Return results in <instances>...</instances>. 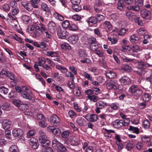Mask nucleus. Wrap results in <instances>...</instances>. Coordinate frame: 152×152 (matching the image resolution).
<instances>
[{
    "label": "nucleus",
    "mask_w": 152,
    "mask_h": 152,
    "mask_svg": "<svg viewBox=\"0 0 152 152\" xmlns=\"http://www.w3.org/2000/svg\"><path fill=\"white\" fill-rule=\"evenodd\" d=\"M53 147L56 149L57 152H61L66 150V148L63 144L58 142L56 140H53L52 143Z\"/></svg>",
    "instance_id": "nucleus-1"
},
{
    "label": "nucleus",
    "mask_w": 152,
    "mask_h": 152,
    "mask_svg": "<svg viewBox=\"0 0 152 152\" xmlns=\"http://www.w3.org/2000/svg\"><path fill=\"white\" fill-rule=\"evenodd\" d=\"M39 141L41 143L42 146L45 147H47L50 144V141L43 133H42L39 137Z\"/></svg>",
    "instance_id": "nucleus-2"
},
{
    "label": "nucleus",
    "mask_w": 152,
    "mask_h": 152,
    "mask_svg": "<svg viewBox=\"0 0 152 152\" xmlns=\"http://www.w3.org/2000/svg\"><path fill=\"white\" fill-rule=\"evenodd\" d=\"M113 124L114 128L118 129L123 126H128L129 123L125 122L121 120L117 119L113 122Z\"/></svg>",
    "instance_id": "nucleus-3"
},
{
    "label": "nucleus",
    "mask_w": 152,
    "mask_h": 152,
    "mask_svg": "<svg viewBox=\"0 0 152 152\" xmlns=\"http://www.w3.org/2000/svg\"><path fill=\"white\" fill-rule=\"evenodd\" d=\"M25 89L26 91L24 92H22L21 93L22 96L26 99H28L31 101H33L34 98L31 96V92L27 88H25Z\"/></svg>",
    "instance_id": "nucleus-4"
},
{
    "label": "nucleus",
    "mask_w": 152,
    "mask_h": 152,
    "mask_svg": "<svg viewBox=\"0 0 152 152\" xmlns=\"http://www.w3.org/2000/svg\"><path fill=\"white\" fill-rule=\"evenodd\" d=\"M107 105V104L106 102L102 101H100L97 102L96 104V107L95 110L96 112L98 114L100 113L101 112L100 110L104 108Z\"/></svg>",
    "instance_id": "nucleus-5"
},
{
    "label": "nucleus",
    "mask_w": 152,
    "mask_h": 152,
    "mask_svg": "<svg viewBox=\"0 0 152 152\" xmlns=\"http://www.w3.org/2000/svg\"><path fill=\"white\" fill-rule=\"evenodd\" d=\"M140 15L141 17L145 20H148L151 19V15L150 12L145 9H143L140 10Z\"/></svg>",
    "instance_id": "nucleus-6"
},
{
    "label": "nucleus",
    "mask_w": 152,
    "mask_h": 152,
    "mask_svg": "<svg viewBox=\"0 0 152 152\" xmlns=\"http://www.w3.org/2000/svg\"><path fill=\"white\" fill-rule=\"evenodd\" d=\"M50 122L52 124L57 126H59L61 123L59 118L56 115H54L50 118Z\"/></svg>",
    "instance_id": "nucleus-7"
},
{
    "label": "nucleus",
    "mask_w": 152,
    "mask_h": 152,
    "mask_svg": "<svg viewBox=\"0 0 152 152\" xmlns=\"http://www.w3.org/2000/svg\"><path fill=\"white\" fill-rule=\"evenodd\" d=\"M84 117L88 121L91 122L96 121L98 119V117L97 115L90 113L87 114Z\"/></svg>",
    "instance_id": "nucleus-8"
},
{
    "label": "nucleus",
    "mask_w": 152,
    "mask_h": 152,
    "mask_svg": "<svg viewBox=\"0 0 152 152\" xmlns=\"http://www.w3.org/2000/svg\"><path fill=\"white\" fill-rule=\"evenodd\" d=\"M57 34L58 37L61 39H64L68 37L69 33L66 30L62 29L61 28L58 29L57 32Z\"/></svg>",
    "instance_id": "nucleus-9"
},
{
    "label": "nucleus",
    "mask_w": 152,
    "mask_h": 152,
    "mask_svg": "<svg viewBox=\"0 0 152 152\" xmlns=\"http://www.w3.org/2000/svg\"><path fill=\"white\" fill-rule=\"evenodd\" d=\"M119 81L122 85L126 86L131 83V80L128 77L124 76L119 79Z\"/></svg>",
    "instance_id": "nucleus-10"
},
{
    "label": "nucleus",
    "mask_w": 152,
    "mask_h": 152,
    "mask_svg": "<svg viewBox=\"0 0 152 152\" xmlns=\"http://www.w3.org/2000/svg\"><path fill=\"white\" fill-rule=\"evenodd\" d=\"M116 82L115 80H111L107 82L106 84L107 88L109 89H117V87L116 85Z\"/></svg>",
    "instance_id": "nucleus-11"
},
{
    "label": "nucleus",
    "mask_w": 152,
    "mask_h": 152,
    "mask_svg": "<svg viewBox=\"0 0 152 152\" xmlns=\"http://www.w3.org/2000/svg\"><path fill=\"white\" fill-rule=\"evenodd\" d=\"M2 125L3 128L5 130H7L10 128L12 124V122L7 120H3L2 119Z\"/></svg>",
    "instance_id": "nucleus-12"
},
{
    "label": "nucleus",
    "mask_w": 152,
    "mask_h": 152,
    "mask_svg": "<svg viewBox=\"0 0 152 152\" xmlns=\"http://www.w3.org/2000/svg\"><path fill=\"white\" fill-rule=\"evenodd\" d=\"M70 142L71 145L73 146H77L80 144V142L79 138L76 137H71L70 139Z\"/></svg>",
    "instance_id": "nucleus-13"
},
{
    "label": "nucleus",
    "mask_w": 152,
    "mask_h": 152,
    "mask_svg": "<svg viewBox=\"0 0 152 152\" xmlns=\"http://www.w3.org/2000/svg\"><path fill=\"white\" fill-rule=\"evenodd\" d=\"M12 134L15 137H20L24 134V132L20 129H15L12 130Z\"/></svg>",
    "instance_id": "nucleus-14"
},
{
    "label": "nucleus",
    "mask_w": 152,
    "mask_h": 152,
    "mask_svg": "<svg viewBox=\"0 0 152 152\" xmlns=\"http://www.w3.org/2000/svg\"><path fill=\"white\" fill-rule=\"evenodd\" d=\"M103 26L104 28L107 31H109L112 29V24L109 21L106 20L103 23Z\"/></svg>",
    "instance_id": "nucleus-15"
},
{
    "label": "nucleus",
    "mask_w": 152,
    "mask_h": 152,
    "mask_svg": "<svg viewBox=\"0 0 152 152\" xmlns=\"http://www.w3.org/2000/svg\"><path fill=\"white\" fill-rule=\"evenodd\" d=\"M48 29L52 32H54L56 30V26L53 21H50L48 24Z\"/></svg>",
    "instance_id": "nucleus-16"
},
{
    "label": "nucleus",
    "mask_w": 152,
    "mask_h": 152,
    "mask_svg": "<svg viewBox=\"0 0 152 152\" xmlns=\"http://www.w3.org/2000/svg\"><path fill=\"white\" fill-rule=\"evenodd\" d=\"M79 40L78 36L75 35H72L69 37V41L71 44H74L77 43Z\"/></svg>",
    "instance_id": "nucleus-17"
},
{
    "label": "nucleus",
    "mask_w": 152,
    "mask_h": 152,
    "mask_svg": "<svg viewBox=\"0 0 152 152\" xmlns=\"http://www.w3.org/2000/svg\"><path fill=\"white\" fill-rule=\"evenodd\" d=\"M125 5L122 0H118L117 3V8L120 11H124L125 10Z\"/></svg>",
    "instance_id": "nucleus-18"
},
{
    "label": "nucleus",
    "mask_w": 152,
    "mask_h": 152,
    "mask_svg": "<svg viewBox=\"0 0 152 152\" xmlns=\"http://www.w3.org/2000/svg\"><path fill=\"white\" fill-rule=\"evenodd\" d=\"M76 123L79 126H82L84 125L85 121L83 118L79 117L77 118Z\"/></svg>",
    "instance_id": "nucleus-19"
},
{
    "label": "nucleus",
    "mask_w": 152,
    "mask_h": 152,
    "mask_svg": "<svg viewBox=\"0 0 152 152\" xmlns=\"http://www.w3.org/2000/svg\"><path fill=\"white\" fill-rule=\"evenodd\" d=\"M107 77L110 79H113L115 78L116 76V73L113 71H109L106 73Z\"/></svg>",
    "instance_id": "nucleus-20"
},
{
    "label": "nucleus",
    "mask_w": 152,
    "mask_h": 152,
    "mask_svg": "<svg viewBox=\"0 0 152 152\" xmlns=\"http://www.w3.org/2000/svg\"><path fill=\"white\" fill-rule=\"evenodd\" d=\"M140 38L139 36L135 34H133L130 37L129 40L132 43L137 42Z\"/></svg>",
    "instance_id": "nucleus-21"
},
{
    "label": "nucleus",
    "mask_w": 152,
    "mask_h": 152,
    "mask_svg": "<svg viewBox=\"0 0 152 152\" xmlns=\"http://www.w3.org/2000/svg\"><path fill=\"white\" fill-rule=\"evenodd\" d=\"M56 68L57 69L59 70L61 72L63 73H65L68 71V69L66 67L60 65H56Z\"/></svg>",
    "instance_id": "nucleus-22"
},
{
    "label": "nucleus",
    "mask_w": 152,
    "mask_h": 152,
    "mask_svg": "<svg viewBox=\"0 0 152 152\" xmlns=\"http://www.w3.org/2000/svg\"><path fill=\"white\" fill-rule=\"evenodd\" d=\"M53 16L56 19L60 21H62L64 20L63 16L57 12H55L53 14Z\"/></svg>",
    "instance_id": "nucleus-23"
},
{
    "label": "nucleus",
    "mask_w": 152,
    "mask_h": 152,
    "mask_svg": "<svg viewBox=\"0 0 152 152\" xmlns=\"http://www.w3.org/2000/svg\"><path fill=\"white\" fill-rule=\"evenodd\" d=\"M41 9L44 11L49 12L50 10V8L45 3H42L41 4Z\"/></svg>",
    "instance_id": "nucleus-24"
},
{
    "label": "nucleus",
    "mask_w": 152,
    "mask_h": 152,
    "mask_svg": "<svg viewBox=\"0 0 152 152\" xmlns=\"http://www.w3.org/2000/svg\"><path fill=\"white\" fill-rule=\"evenodd\" d=\"M141 140L142 142H143L145 143H148L147 145L148 146H150L152 145V144L151 143H149V142L151 140V138L150 137L148 136H143L141 138Z\"/></svg>",
    "instance_id": "nucleus-25"
},
{
    "label": "nucleus",
    "mask_w": 152,
    "mask_h": 152,
    "mask_svg": "<svg viewBox=\"0 0 152 152\" xmlns=\"http://www.w3.org/2000/svg\"><path fill=\"white\" fill-rule=\"evenodd\" d=\"M96 19L97 22H100L103 21L105 19V17L103 15L99 14H98L96 16Z\"/></svg>",
    "instance_id": "nucleus-26"
},
{
    "label": "nucleus",
    "mask_w": 152,
    "mask_h": 152,
    "mask_svg": "<svg viewBox=\"0 0 152 152\" xmlns=\"http://www.w3.org/2000/svg\"><path fill=\"white\" fill-rule=\"evenodd\" d=\"M138 88L137 85H134L131 86L129 88V91L132 94H133L135 91Z\"/></svg>",
    "instance_id": "nucleus-27"
},
{
    "label": "nucleus",
    "mask_w": 152,
    "mask_h": 152,
    "mask_svg": "<svg viewBox=\"0 0 152 152\" xmlns=\"http://www.w3.org/2000/svg\"><path fill=\"white\" fill-rule=\"evenodd\" d=\"M150 123L147 120H144L142 124V126L145 129H148L149 128L150 126Z\"/></svg>",
    "instance_id": "nucleus-28"
},
{
    "label": "nucleus",
    "mask_w": 152,
    "mask_h": 152,
    "mask_svg": "<svg viewBox=\"0 0 152 152\" xmlns=\"http://www.w3.org/2000/svg\"><path fill=\"white\" fill-rule=\"evenodd\" d=\"M151 96L150 94L148 93H145L142 96V98L144 101H148L151 99Z\"/></svg>",
    "instance_id": "nucleus-29"
},
{
    "label": "nucleus",
    "mask_w": 152,
    "mask_h": 152,
    "mask_svg": "<svg viewBox=\"0 0 152 152\" xmlns=\"http://www.w3.org/2000/svg\"><path fill=\"white\" fill-rule=\"evenodd\" d=\"M131 49L133 52H137L140 50V47L138 45H134L131 48Z\"/></svg>",
    "instance_id": "nucleus-30"
},
{
    "label": "nucleus",
    "mask_w": 152,
    "mask_h": 152,
    "mask_svg": "<svg viewBox=\"0 0 152 152\" xmlns=\"http://www.w3.org/2000/svg\"><path fill=\"white\" fill-rule=\"evenodd\" d=\"M1 107L3 110L8 111L10 110V105L8 103H5L3 104Z\"/></svg>",
    "instance_id": "nucleus-31"
},
{
    "label": "nucleus",
    "mask_w": 152,
    "mask_h": 152,
    "mask_svg": "<svg viewBox=\"0 0 152 152\" xmlns=\"http://www.w3.org/2000/svg\"><path fill=\"white\" fill-rule=\"evenodd\" d=\"M73 9L75 12H77L81 10V7L79 5V4H73L72 6Z\"/></svg>",
    "instance_id": "nucleus-32"
},
{
    "label": "nucleus",
    "mask_w": 152,
    "mask_h": 152,
    "mask_svg": "<svg viewBox=\"0 0 152 152\" xmlns=\"http://www.w3.org/2000/svg\"><path fill=\"white\" fill-rule=\"evenodd\" d=\"M132 68L127 65H123L121 67V70L127 72H130L132 70Z\"/></svg>",
    "instance_id": "nucleus-33"
},
{
    "label": "nucleus",
    "mask_w": 152,
    "mask_h": 152,
    "mask_svg": "<svg viewBox=\"0 0 152 152\" xmlns=\"http://www.w3.org/2000/svg\"><path fill=\"white\" fill-rule=\"evenodd\" d=\"M80 61L82 63H86L87 64H90L91 63V61L89 59L86 58H80Z\"/></svg>",
    "instance_id": "nucleus-34"
},
{
    "label": "nucleus",
    "mask_w": 152,
    "mask_h": 152,
    "mask_svg": "<svg viewBox=\"0 0 152 152\" xmlns=\"http://www.w3.org/2000/svg\"><path fill=\"white\" fill-rule=\"evenodd\" d=\"M110 107L114 110H118L119 108V105L116 103H113L109 105Z\"/></svg>",
    "instance_id": "nucleus-35"
},
{
    "label": "nucleus",
    "mask_w": 152,
    "mask_h": 152,
    "mask_svg": "<svg viewBox=\"0 0 152 152\" xmlns=\"http://www.w3.org/2000/svg\"><path fill=\"white\" fill-rule=\"evenodd\" d=\"M35 133V132L33 130H30L28 132L27 134V137L28 138L34 136Z\"/></svg>",
    "instance_id": "nucleus-36"
},
{
    "label": "nucleus",
    "mask_w": 152,
    "mask_h": 152,
    "mask_svg": "<svg viewBox=\"0 0 152 152\" xmlns=\"http://www.w3.org/2000/svg\"><path fill=\"white\" fill-rule=\"evenodd\" d=\"M61 48L63 49H68L71 50V48L69 45L67 43H64L62 44L61 45Z\"/></svg>",
    "instance_id": "nucleus-37"
},
{
    "label": "nucleus",
    "mask_w": 152,
    "mask_h": 152,
    "mask_svg": "<svg viewBox=\"0 0 152 152\" xmlns=\"http://www.w3.org/2000/svg\"><path fill=\"white\" fill-rule=\"evenodd\" d=\"M88 23H91L93 24H96L97 23L96 17H91L88 19Z\"/></svg>",
    "instance_id": "nucleus-38"
},
{
    "label": "nucleus",
    "mask_w": 152,
    "mask_h": 152,
    "mask_svg": "<svg viewBox=\"0 0 152 152\" xmlns=\"http://www.w3.org/2000/svg\"><path fill=\"white\" fill-rule=\"evenodd\" d=\"M142 93V91L141 89L138 88L137 90L132 94L133 95L135 96H140Z\"/></svg>",
    "instance_id": "nucleus-39"
},
{
    "label": "nucleus",
    "mask_w": 152,
    "mask_h": 152,
    "mask_svg": "<svg viewBox=\"0 0 152 152\" xmlns=\"http://www.w3.org/2000/svg\"><path fill=\"white\" fill-rule=\"evenodd\" d=\"M134 15L133 13L130 11H128L126 12V17L129 19L132 20L133 18Z\"/></svg>",
    "instance_id": "nucleus-40"
},
{
    "label": "nucleus",
    "mask_w": 152,
    "mask_h": 152,
    "mask_svg": "<svg viewBox=\"0 0 152 152\" xmlns=\"http://www.w3.org/2000/svg\"><path fill=\"white\" fill-rule=\"evenodd\" d=\"M69 29L72 31H76L78 29L77 26L75 24H72L69 25Z\"/></svg>",
    "instance_id": "nucleus-41"
},
{
    "label": "nucleus",
    "mask_w": 152,
    "mask_h": 152,
    "mask_svg": "<svg viewBox=\"0 0 152 152\" xmlns=\"http://www.w3.org/2000/svg\"><path fill=\"white\" fill-rule=\"evenodd\" d=\"M46 58H41L37 62L39 66L42 67L46 62Z\"/></svg>",
    "instance_id": "nucleus-42"
},
{
    "label": "nucleus",
    "mask_w": 152,
    "mask_h": 152,
    "mask_svg": "<svg viewBox=\"0 0 152 152\" xmlns=\"http://www.w3.org/2000/svg\"><path fill=\"white\" fill-rule=\"evenodd\" d=\"M88 42L91 44H97V42L96 39L93 37H91L88 39Z\"/></svg>",
    "instance_id": "nucleus-43"
},
{
    "label": "nucleus",
    "mask_w": 152,
    "mask_h": 152,
    "mask_svg": "<svg viewBox=\"0 0 152 152\" xmlns=\"http://www.w3.org/2000/svg\"><path fill=\"white\" fill-rule=\"evenodd\" d=\"M93 45H91L90 46V48L92 51L94 52H95L99 48V45L97 44Z\"/></svg>",
    "instance_id": "nucleus-44"
},
{
    "label": "nucleus",
    "mask_w": 152,
    "mask_h": 152,
    "mask_svg": "<svg viewBox=\"0 0 152 152\" xmlns=\"http://www.w3.org/2000/svg\"><path fill=\"white\" fill-rule=\"evenodd\" d=\"M0 92L4 94H6L8 93V89L4 86H1L0 87Z\"/></svg>",
    "instance_id": "nucleus-45"
},
{
    "label": "nucleus",
    "mask_w": 152,
    "mask_h": 152,
    "mask_svg": "<svg viewBox=\"0 0 152 152\" xmlns=\"http://www.w3.org/2000/svg\"><path fill=\"white\" fill-rule=\"evenodd\" d=\"M134 72L136 73L137 74L139 75L140 76H142L143 74H144V71L142 69H139L137 70H134Z\"/></svg>",
    "instance_id": "nucleus-46"
},
{
    "label": "nucleus",
    "mask_w": 152,
    "mask_h": 152,
    "mask_svg": "<svg viewBox=\"0 0 152 152\" xmlns=\"http://www.w3.org/2000/svg\"><path fill=\"white\" fill-rule=\"evenodd\" d=\"M87 97L91 101H93L94 102H96L98 100L97 96L94 95L88 96Z\"/></svg>",
    "instance_id": "nucleus-47"
},
{
    "label": "nucleus",
    "mask_w": 152,
    "mask_h": 152,
    "mask_svg": "<svg viewBox=\"0 0 152 152\" xmlns=\"http://www.w3.org/2000/svg\"><path fill=\"white\" fill-rule=\"evenodd\" d=\"M134 21L135 23H137L139 26H142L143 25L142 20L139 17H137L135 18L134 20Z\"/></svg>",
    "instance_id": "nucleus-48"
},
{
    "label": "nucleus",
    "mask_w": 152,
    "mask_h": 152,
    "mask_svg": "<svg viewBox=\"0 0 152 152\" xmlns=\"http://www.w3.org/2000/svg\"><path fill=\"white\" fill-rule=\"evenodd\" d=\"M12 103L15 106L19 107L22 102L19 100L14 99L12 101Z\"/></svg>",
    "instance_id": "nucleus-49"
},
{
    "label": "nucleus",
    "mask_w": 152,
    "mask_h": 152,
    "mask_svg": "<svg viewBox=\"0 0 152 152\" xmlns=\"http://www.w3.org/2000/svg\"><path fill=\"white\" fill-rule=\"evenodd\" d=\"M108 39L109 41L111 42V43L112 44H115L118 42L117 39L116 38L109 37Z\"/></svg>",
    "instance_id": "nucleus-50"
},
{
    "label": "nucleus",
    "mask_w": 152,
    "mask_h": 152,
    "mask_svg": "<svg viewBox=\"0 0 152 152\" xmlns=\"http://www.w3.org/2000/svg\"><path fill=\"white\" fill-rule=\"evenodd\" d=\"M61 130L57 128H56L53 129V133L56 136H59L61 133Z\"/></svg>",
    "instance_id": "nucleus-51"
},
{
    "label": "nucleus",
    "mask_w": 152,
    "mask_h": 152,
    "mask_svg": "<svg viewBox=\"0 0 152 152\" xmlns=\"http://www.w3.org/2000/svg\"><path fill=\"white\" fill-rule=\"evenodd\" d=\"M70 134V132L68 131L63 132L61 134V137L64 139L67 137Z\"/></svg>",
    "instance_id": "nucleus-52"
},
{
    "label": "nucleus",
    "mask_w": 152,
    "mask_h": 152,
    "mask_svg": "<svg viewBox=\"0 0 152 152\" xmlns=\"http://www.w3.org/2000/svg\"><path fill=\"white\" fill-rule=\"evenodd\" d=\"M146 31L145 29L143 28H140L138 29V34L144 36Z\"/></svg>",
    "instance_id": "nucleus-53"
},
{
    "label": "nucleus",
    "mask_w": 152,
    "mask_h": 152,
    "mask_svg": "<svg viewBox=\"0 0 152 152\" xmlns=\"http://www.w3.org/2000/svg\"><path fill=\"white\" fill-rule=\"evenodd\" d=\"M9 150L11 152H17L18 151L17 147L15 145L11 146L10 147Z\"/></svg>",
    "instance_id": "nucleus-54"
},
{
    "label": "nucleus",
    "mask_w": 152,
    "mask_h": 152,
    "mask_svg": "<svg viewBox=\"0 0 152 152\" xmlns=\"http://www.w3.org/2000/svg\"><path fill=\"white\" fill-rule=\"evenodd\" d=\"M69 69L71 71L72 73H73L75 75L77 74V70L76 68L75 67L73 66H70L69 68Z\"/></svg>",
    "instance_id": "nucleus-55"
},
{
    "label": "nucleus",
    "mask_w": 152,
    "mask_h": 152,
    "mask_svg": "<svg viewBox=\"0 0 152 152\" xmlns=\"http://www.w3.org/2000/svg\"><path fill=\"white\" fill-rule=\"evenodd\" d=\"M136 4L140 8L142 6L143 4V0H135Z\"/></svg>",
    "instance_id": "nucleus-56"
},
{
    "label": "nucleus",
    "mask_w": 152,
    "mask_h": 152,
    "mask_svg": "<svg viewBox=\"0 0 152 152\" xmlns=\"http://www.w3.org/2000/svg\"><path fill=\"white\" fill-rule=\"evenodd\" d=\"M70 24L69 21L67 20L64 21L62 23V26L64 28H67Z\"/></svg>",
    "instance_id": "nucleus-57"
},
{
    "label": "nucleus",
    "mask_w": 152,
    "mask_h": 152,
    "mask_svg": "<svg viewBox=\"0 0 152 152\" xmlns=\"http://www.w3.org/2000/svg\"><path fill=\"white\" fill-rule=\"evenodd\" d=\"M39 26H40L41 31L43 33L46 30H48L46 26L41 23L39 24Z\"/></svg>",
    "instance_id": "nucleus-58"
},
{
    "label": "nucleus",
    "mask_w": 152,
    "mask_h": 152,
    "mask_svg": "<svg viewBox=\"0 0 152 152\" xmlns=\"http://www.w3.org/2000/svg\"><path fill=\"white\" fill-rule=\"evenodd\" d=\"M100 28H98L94 29V32L98 37H100L101 35Z\"/></svg>",
    "instance_id": "nucleus-59"
},
{
    "label": "nucleus",
    "mask_w": 152,
    "mask_h": 152,
    "mask_svg": "<svg viewBox=\"0 0 152 152\" xmlns=\"http://www.w3.org/2000/svg\"><path fill=\"white\" fill-rule=\"evenodd\" d=\"M143 146V143L142 142H138L136 144V148L138 150H140L142 148Z\"/></svg>",
    "instance_id": "nucleus-60"
},
{
    "label": "nucleus",
    "mask_w": 152,
    "mask_h": 152,
    "mask_svg": "<svg viewBox=\"0 0 152 152\" xmlns=\"http://www.w3.org/2000/svg\"><path fill=\"white\" fill-rule=\"evenodd\" d=\"M129 129L130 130L133 131L137 134L139 133V129L138 128L131 126Z\"/></svg>",
    "instance_id": "nucleus-61"
},
{
    "label": "nucleus",
    "mask_w": 152,
    "mask_h": 152,
    "mask_svg": "<svg viewBox=\"0 0 152 152\" xmlns=\"http://www.w3.org/2000/svg\"><path fill=\"white\" fill-rule=\"evenodd\" d=\"M129 47V45H123L119 49L121 51L126 52L128 50Z\"/></svg>",
    "instance_id": "nucleus-62"
},
{
    "label": "nucleus",
    "mask_w": 152,
    "mask_h": 152,
    "mask_svg": "<svg viewBox=\"0 0 152 152\" xmlns=\"http://www.w3.org/2000/svg\"><path fill=\"white\" fill-rule=\"evenodd\" d=\"M3 9L5 11H8L10 10V7L7 4H4L2 6Z\"/></svg>",
    "instance_id": "nucleus-63"
},
{
    "label": "nucleus",
    "mask_w": 152,
    "mask_h": 152,
    "mask_svg": "<svg viewBox=\"0 0 152 152\" xmlns=\"http://www.w3.org/2000/svg\"><path fill=\"white\" fill-rule=\"evenodd\" d=\"M19 107L20 110H24L27 109L28 108V107L27 105L23 104L22 103L19 106Z\"/></svg>",
    "instance_id": "nucleus-64"
}]
</instances>
